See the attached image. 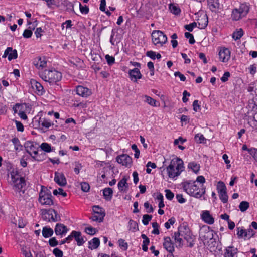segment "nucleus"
<instances>
[{"instance_id": "f257e3e1", "label": "nucleus", "mask_w": 257, "mask_h": 257, "mask_svg": "<svg viewBox=\"0 0 257 257\" xmlns=\"http://www.w3.org/2000/svg\"><path fill=\"white\" fill-rule=\"evenodd\" d=\"M183 190L190 196L200 198L205 194L206 188L202 184L201 187L197 185L196 181H186L182 183Z\"/></svg>"}, {"instance_id": "f03ea898", "label": "nucleus", "mask_w": 257, "mask_h": 257, "mask_svg": "<svg viewBox=\"0 0 257 257\" xmlns=\"http://www.w3.org/2000/svg\"><path fill=\"white\" fill-rule=\"evenodd\" d=\"M39 75L44 81L49 83L50 85H58V82L62 78V73L53 68L40 71Z\"/></svg>"}, {"instance_id": "7ed1b4c3", "label": "nucleus", "mask_w": 257, "mask_h": 257, "mask_svg": "<svg viewBox=\"0 0 257 257\" xmlns=\"http://www.w3.org/2000/svg\"><path fill=\"white\" fill-rule=\"evenodd\" d=\"M184 166L182 159L176 158L171 160L170 164L166 167L168 177L174 178L180 175L184 170Z\"/></svg>"}, {"instance_id": "20e7f679", "label": "nucleus", "mask_w": 257, "mask_h": 257, "mask_svg": "<svg viewBox=\"0 0 257 257\" xmlns=\"http://www.w3.org/2000/svg\"><path fill=\"white\" fill-rule=\"evenodd\" d=\"M39 193L38 201L42 205L52 206L54 204L51 192L47 187L41 186Z\"/></svg>"}, {"instance_id": "39448f33", "label": "nucleus", "mask_w": 257, "mask_h": 257, "mask_svg": "<svg viewBox=\"0 0 257 257\" xmlns=\"http://www.w3.org/2000/svg\"><path fill=\"white\" fill-rule=\"evenodd\" d=\"M11 177L14 191L25 188L26 183L25 178L22 176L18 171H12Z\"/></svg>"}, {"instance_id": "423d86ee", "label": "nucleus", "mask_w": 257, "mask_h": 257, "mask_svg": "<svg viewBox=\"0 0 257 257\" xmlns=\"http://www.w3.org/2000/svg\"><path fill=\"white\" fill-rule=\"evenodd\" d=\"M249 11V6L246 4H241L238 8H235L232 10L231 18L233 21H239L245 17Z\"/></svg>"}, {"instance_id": "0eeeda50", "label": "nucleus", "mask_w": 257, "mask_h": 257, "mask_svg": "<svg viewBox=\"0 0 257 257\" xmlns=\"http://www.w3.org/2000/svg\"><path fill=\"white\" fill-rule=\"evenodd\" d=\"M178 231L181 236L186 240L187 242L188 243V246L192 247L195 244L196 237L193 235L188 225H186V226L179 227Z\"/></svg>"}, {"instance_id": "6e6552de", "label": "nucleus", "mask_w": 257, "mask_h": 257, "mask_svg": "<svg viewBox=\"0 0 257 257\" xmlns=\"http://www.w3.org/2000/svg\"><path fill=\"white\" fill-rule=\"evenodd\" d=\"M151 37L152 43L157 47L163 46L168 40L167 36L161 30H153Z\"/></svg>"}, {"instance_id": "1a4fd4ad", "label": "nucleus", "mask_w": 257, "mask_h": 257, "mask_svg": "<svg viewBox=\"0 0 257 257\" xmlns=\"http://www.w3.org/2000/svg\"><path fill=\"white\" fill-rule=\"evenodd\" d=\"M43 220L49 222H56L61 220L60 215L57 211L52 208L44 209L42 213Z\"/></svg>"}, {"instance_id": "9d476101", "label": "nucleus", "mask_w": 257, "mask_h": 257, "mask_svg": "<svg viewBox=\"0 0 257 257\" xmlns=\"http://www.w3.org/2000/svg\"><path fill=\"white\" fill-rule=\"evenodd\" d=\"M93 214L91 217L93 221L101 222L104 219L105 213L104 209L98 205H95L93 207Z\"/></svg>"}, {"instance_id": "9b49d317", "label": "nucleus", "mask_w": 257, "mask_h": 257, "mask_svg": "<svg viewBox=\"0 0 257 257\" xmlns=\"http://www.w3.org/2000/svg\"><path fill=\"white\" fill-rule=\"evenodd\" d=\"M218 56L221 62L223 63L228 62L230 59L231 51L227 48L220 47L218 48Z\"/></svg>"}, {"instance_id": "f8f14e48", "label": "nucleus", "mask_w": 257, "mask_h": 257, "mask_svg": "<svg viewBox=\"0 0 257 257\" xmlns=\"http://www.w3.org/2000/svg\"><path fill=\"white\" fill-rule=\"evenodd\" d=\"M118 163L124 166L125 167L130 168L132 164V158L127 154H122L116 158Z\"/></svg>"}, {"instance_id": "ddd939ff", "label": "nucleus", "mask_w": 257, "mask_h": 257, "mask_svg": "<svg viewBox=\"0 0 257 257\" xmlns=\"http://www.w3.org/2000/svg\"><path fill=\"white\" fill-rule=\"evenodd\" d=\"M76 94L83 98H88L92 94V90L82 85H78L76 87Z\"/></svg>"}, {"instance_id": "4468645a", "label": "nucleus", "mask_w": 257, "mask_h": 257, "mask_svg": "<svg viewBox=\"0 0 257 257\" xmlns=\"http://www.w3.org/2000/svg\"><path fill=\"white\" fill-rule=\"evenodd\" d=\"M54 231L57 236L62 238L66 235L69 229L64 224L58 223L56 224Z\"/></svg>"}, {"instance_id": "2eb2a0df", "label": "nucleus", "mask_w": 257, "mask_h": 257, "mask_svg": "<svg viewBox=\"0 0 257 257\" xmlns=\"http://www.w3.org/2000/svg\"><path fill=\"white\" fill-rule=\"evenodd\" d=\"M200 235L203 241L212 239L213 238V231L210 229V227L205 226L202 228Z\"/></svg>"}, {"instance_id": "dca6fc26", "label": "nucleus", "mask_w": 257, "mask_h": 257, "mask_svg": "<svg viewBox=\"0 0 257 257\" xmlns=\"http://www.w3.org/2000/svg\"><path fill=\"white\" fill-rule=\"evenodd\" d=\"M54 180L60 186H65L67 184L66 178L62 172H55Z\"/></svg>"}, {"instance_id": "f3484780", "label": "nucleus", "mask_w": 257, "mask_h": 257, "mask_svg": "<svg viewBox=\"0 0 257 257\" xmlns=\"http://www.w3.org/2000/svg\"><path fill=\"white\" fill-rule=\"evenodd\" d=\"M25 151L28 154L39 149V145L35 141H27L24 145Z\"/></svg>"}, {"instance_id": "a211bd4d", "label": "nucleus", "mask_w": 257, "mask_h": 257, "mask_svg": "<svg viewBox=\"0 0 257 257\" xmlns=\"http://www.w3.org/2000/svg\"><path fill=\"white\" fill-rule=\"evenodd\" d=\"M7 56H8V60L10 61L17 59L18 57L17 51L16 49L13 50L12 47H7L5 50L2 57L6 58Z\"/></svg>"}, {"instance_id": "6ab92c4d", "label": "nucleus", "mask_w": 257, "mask_h": 257, "mask_svg": "<svg viewBox=\"0 0 257 257\" xmlns=\"http://www.w3.org/2000/svg\"><path fill=\"white\" fill-rule=\"evenodd\" d=\"M201 219L206 223L211 225L214 223V218L208 210H204L201 214Z\"/></svg>"}, {"instance_id": "aec40b11", "label": "nucleus", "mask_w": 257, "mask_h": 257, "mask_svg": "<svg viewBox=\"0 0 257 257\" xmlns=\"http://www.w3.org/2000/svg\"><path fill=\"white\" fill-rule=\"evenodd\" d=\"M30 83L33 89L36 91L38 95H42L45 93V91L40 83L32 79L30 80Z\"/></svg>"}, {"instance_id": "412c9836", "label": "nucleus", "mask_w": 257, "mask_h": 257, "mask_svg": "<svg viewBox=\"0 0 257 257\" xmlns=\"http://www.w3.org/2000/svg\"><path fill=\"white\" fill-rule=\"evenodd\" d=\"M163 245L164 248L169 252L173 253L174 251V244L170 237H165L164 238Z\"/></svg>"}, {"instance_id": "4be33fe9", "label": "nucleus", "mask_w": 257, "mask_h": 257, "mask_svg": "<svg viewBox=\"0 0 257 257\" xmlns=\"http://www.w3.org/2000/svg\"><path fill=\"white\" fill-rule=\"evenodd\" d=\"M29 154L34 160L38 162L43 161L46 158V154L43 152L39 153V149L35 150V151Z\"/></svg>"}, {"instance_id": "5701e85b", "label": "nucleus", "mask_w": 257, "mask_h": 257, "mask_svg": "<svg viewBox=\"0 0 257 257\" xmlns=\"http://www.w3.org/2000/svg\"><path fill=\"white\" fill-rule=\"evenodd\" d=\"M14 192L16 197L19 201H27L29 199V195L26 192L25 188L16 190Z\"/></svg>"}, {"instance_id": "b1692460", "label": "nucleus", "mask_w": 257, "mask_h": 257, "mask_svg": "<svg viewBox=\"0 0 257 257\" xmlns=\"http://www.w3.org/2000/svg\"><path fill=\"white\" fill-rule=\"evenodd\" d=\"M128 74L131 80H133V79H134V81H137L138 79H140L142 77V75L141 73L139 68H135L133 69H130Z\"/></svg>"}, {"instance_id": "393cba45", "label": "nucleus", "mask_w": 257, "mask_h": 257, "mask_svg": "<svg viewBox=\"0 0 257 257\" xmlns=\"http://www.w3.org/2000/svg\"><path fill=\"white\" fill-rule=\"evenodd\" d=\"M33 64L37 68L42 69L46 67L47 65L46 58L45 57H37L34 59Z\"/></svg>"}, {"instance_id": "a878e982", "label": "nucleus", "mask_w": 257, "mask_h": 257, "mask_svg": "<svg viewBox=\"0 0 257 257\" xmlns=\"http://www.w3.org/2000/svg\"><path fill=\"white\" fill-rule=\"evenodd\" d=\"M72 235L73 236V239H75L78 246H81L84 243L85 241L83 238L81 236V232L73 230L72 231Z\"/></svg>"}, {"instance_id": "bb28decb", "label": "nucleus", "mask_w": 257, "mask_h": 257, "mask_svg": "<svg viewBox=\"0 0 257 257\" xmlns=\"http://www.w3.org/2000/svg\"><path fill=\"white\" fill-rule=\"evenodd\" d=\"M238 252L237 248L233 246H229L225 250L224 257H234Z\"/></svg>"}, {"instance_id": "cd10ccee", "label": "nucleus", "mask_w": 257, "mask_h": 257, "mask_svg": "<svg viewBox=\"0 0 257 257\" xmlns=\"http://www.w3.org/2000/svg\"><path fill=\"white\" fill-rule=\"evenodd\" d=\"M208 23V17L206 14L203 15L202 16H200L197 20L198 28L201 29H205L207 27Z\"/></svg>"}, {"instance_id": "c85d7f7f", "label": "nucleus", "mask_w": 257, "mask_h": 257, "mask_svg": "<svg viewBox=\"0 0 257 257\" xmlns=\"http://www.w3.org/2000/svg\"><path fill=\"white\" fill-rule=\"evenodd\" d=\"M38 121L39 127L42 126L45 128H49L51 126L53 125V123L46 118L40 117Z\"/></svg>"}, {"instance_id": "c756f323", "label": "nucleus", "mask_w": 257, "mask_h": 257, "mask_svg": "<svg viewBox=\"0 0 257 257\" xmlns=\"http://www.w3.org/2000/svg\"><path fill=\"white\" fill-rule=\"evenodd\" d=\"M207 2L209 9L212 12H217L220 7L218 0H207Z\"/></svg>"}, {"instance_id": "7c9ffc66", "label": "nucleus", "mask_w": 257, "mask_h": 257, "mask_svg": "<svg viewBox=\"0 0 257 257\" xmlns=\"http://www.w3.org/2000/svg\"><path fill=\"white\" fill-rule=\"evenodd\" d=\"M54 232V231L51 227L44 226L42 230V236L45 238L50 237L53 235Z\"/></svg>"}, {"instance_id": "2f4dec72", "label": "nucleus", "mask_w": 257, "mask_h": 257, "mask_svg": "<svg viewBox=\"0 0 257 257\" xmlns=\"http://www.w3.org/2000/svg\"><path fill=\"white\" fill-rule=\"evenodd\" d=\"M118 188L120 192H124L128 188L127 179L123 177L118 182L117 184Z\"/></svg>"}, {"instance_id": "473e14b6", "label": "nucleus", "mask_w": 257, "mask_h": 257, "mask_svg": "<svg viewBox=\"0 0 257 257\" xmlns=\"http://www.w3.org/2000/svg\"><path fill=\"white\" fill-rule=\"evenodd\" d=\"M16 106L18 109L19 112L22 111H29L31 109V106L29 103H16Z\"/></svg>"}, {"instance_id": "72a5a7b5", "label": "nucleus", "mask_w": 257, "mask_h": 257, "mask_svg": "<svg viewBox=\"0 0 257 257\" xmlns=\"http://www.w3.org/2000/svg\"><path fill=\"white\" fill-rule=\"evenodd\" d=\"M236 230V235L238 238H244L245 239V238H247L246 230L244 229L243 227H237Z\"/></svg>"}, {"instance_id": "f704fd0d", "label": "nucleus", "mask_w": 257, "mask_h": 257, "mask_svg": "<svg viewBox=\"0 0 257 257\" xmlns=\"http://www.w3.org/2000/svg\"><path fill=\"white\" fill-rule=\"evenodd\" d=\"M244 35V32L242 28L236 29L232 34V38L235 41L239 40Z\"/></svg>"}, {"instance_id": "c9c22d12", "label": "nucleus", "mask_w": 257, "mask_h": 257, "mask_svg": "<svg viewBox=\"0 0 257 257\" xmlns=\"http://www.w3.org/2000/svg\"><path fill=\"white\" fill-rule=\"evenodd\" d=\"M39 148H40L45 153H50L54 150V147H52L51 146L47 143H42L39 145Z\"/></svg>"}, {"instance_id": "e433bc0d", "label": "nucleus", "mask_w": 257, "mask_h": 257, "mask_svg": "<svg viewBox=\"0 0 257 257\" xmlns=\"http://www.w3.org/2000/svg\"><path fill=\"white\" fill-rule=\"evenodd\" d=\"M103 194L106 200H110L112 197L113 190L110 188H106L103 190Z\"/></svg>"}, {"instance_id": "4c0bfd02", "label": "nucleus", "mask_w": 257, "mask_h": 257, "mask_svg": "<svg viewBox=\"0 0 257 257\" xmlns=\"http://www.w3.org/2000/svg\"><path fill=\"white\" fill-rule=\"evenodd\" d=\"M12 142L14 145V148L16 151H20L23 149V146L21 144L20 140L17 137L13 138L11 140Z\"/></svg>"}, {"instance_id": "58836bf2", "label": "nucleus", "mask_w": 257, "mask_h": 257, "mask_svg": "<svg viewBox=\"0 0 257 257\" xmlns=\"http://www.w3.org/2000/svg\"><path fill=\"white\" fill-rule=\"evenodd\" d=\"M173 237L175 241L177 244H178L179 247H182L183 245V241L182 238L180 235L179 231L175 232L174 234Z\"/></svg>"}, {"instance_id": "ea45409f", "label": "nucleus", "mask_w": 257, "mask_h": 257, "mask_svg": "<svg viewBox=\"0 0 257 257\" xmlns=\"http://www.w3.org/2000/svg\"><path fill=\"white\" fill-rule=\"evenodd\" d=\"M188 167L196 174L199 172L200 168L199 164L195 162H190L188 165Z\"/></svg>"}, {"instance_id": "a19ab883", "label": "nucleus", "mask_w": 257, "mask_h": 257, "mask_svg": "<svg viewBox=\"0 0 257 257\" xmlns=\"http://www.w3.org/2000/svg\"><path fill=\"white\" fill-rule=\"evenodd\" d=\"M129 230L133 232L139 230L138 224L136 221L131 219L128 222Z\"/></svg>"}, {"instance_id": "79ce46f5", "label": "nucleus", "mask_w": 257, "mask_h": 257, "mask_svg": "<svg viewBox=\"0 0 257 257\" xmlns=\"http://www.w3.org/2000/svg\"><path fill=\"white\" fill-rule=\"evenodd\" d=\"M219 199L223 203H226L228 202V196L227 191L218 192Z\"/></svg>"}, {"instance_id": "37998d69", "label": "nucleus", "mask_w": 257, "mask_h": 257, "mask_svg": "<svg viewBox=\"0 0 257 257\" xmlns=\"http://www.w3.org/2000/svg\"><path fill=\"white\" fill-rule=\"evenodd\" d=\"M89 243L92 245V247H91V249H96L100 245V240L99 238L94 237L91 241L89 242Z\"/></svg>"}, {"instance_id": "c03bdc74", "label": "nucleus", "mask_w": 257, "mask_h": 257, "mask_svg": "<svg viewBox=\"0 0 257 257\" xmlns=\"http://www.w3.org/2000/svg\"><path fill=\"white\" fill-rule=\"evenodd\" d=\"M249 207V204L248 202L243 201L241 202L239 205V208L240 211L242 212L246 211Z\"/></svg>"}, {"instance_id": "a18cd8bd", "label": "nucleus", "mask_w": 257, "mask_h": 257, "mask_svg": "<svg viewBox=\"0 0 257 257\" xmlns=\"http://www.w3.org/2000/svg\"><path fill=\"white\" fill-rule=\"evenodd\" d=\"M144 97L146 99L145 102L148 104L154 107L157 106V101L156 100L147 95H145Z\"/></svg>"}, {"instance_id": "49530a36", "label": "nucleus", "mask_w": 257, "mask_h": 257, "mask_svg": "<svg viewBox=\"0 0 257 257\" xmlns=\"http://www.w3.org/2000/svg\"><path fill=\"white\" fill-rule=\"evenodd\" d=\"M218 192L227 191L226 187L223 182L220 181L218 182L217 185Z\"/></svg>"}, {"instance_id": "de8ad7c7", "label": "nucleus", "mask_w": 257, "mask_h": 257, "mask_svg": "<svg viewBox=\"0 0 257 257\" xmlns=\"http://www.w3.org/2000/svg\"><path fill=\"white\" fill-rule=\"evenodd\" d=\"M194 139L197 143H203V142L206 140L203 135L201 133L196 134L194 137Z\"/></svg>"}, {"instance_id": "09e8293b", "label": "nucleus", "mask_w": 257, "mask_h": 257, "mask_svg": "<svg viewBox=\"0 0 257 257\" xmlns=\"http://www.w3.org/2000/svg\"><path fill=\"white\" fill-rule=\"evenodd\" d=\"M169 8L170 9L171 12L173 14L178 15L181 12L180 9L174 5H171L169 7Z\"/></svg>"}, {"instance_id": "8fccbe9b", "label": "nucleus", "mask_w": 257, "mask_h": 257, "mask_svg": "<svg viewBox=\"0 0 257 257\" xmlns=\"http://www.w3.org/2000/svg\"><path fill=\"white\" fill-rule=\"evenodd\" d=\"M152 216L151 215L145 214L143 216L142 223L144 225H147L151 220Z\"/></svg>"}, {"instance_id": "3c124183", "label": "nucleus", "mask_w": 257, "mask_h": 257, "mask_svg": "<svg viewBox=\"0 0 257 257\" xmlns=\"http://www.w3.org/2000/svg\"><path fill=\"white\" fill-rule=\"evenodd\" d=\"M119 247L123 250H126L128 248L127 243L123 239H119L118 241Z\"/></svg>"}, {"instance_id": "603ef678", "label": "nucleus", "mask_w": 257, "mask_h": 257, "mask_svg": "<svg viewBox=\"0 0 257 257\" xmlns=\"http://www.w3.org/2000/svg\"><path fill=\"white\" fill-rule=\"evenodd\" d=\"M79 9L82 14H87L89 12V9L87 5L82 6L79 2Z\"/></svg>"}, {"instance_id": "864d4df0", "label": "nucleus", "mask_w": 257, "mask_h": 257, "mask_svg": "<svg viewBox=\"0 0 257 257\" xmlns=\"http://www.w3.org/2000/svg\"><path fill=\"white\" fill-rule=\"evenodd\" d=\"M192 106L194 111L198 112L201 110L200 102L198 100L193 101Z\"/></svg>"}, {"instance_id": "5fc2aeb1", "label": "nucleus", "mask_w": 257, "mask_h": 257, "mask_svg": "<svg viewBox=\"0 0 257 257\" xmlns=\"http://www.w3.org/2000/svg\"><path fill=\"white\" fill-rule=\"evenodd\" d=\"M152 227L153 228V230L152 231V233L155 235H159L160 233L159 230V226L157 222L152 223Z\"/></svg>"}, {"instance_id": "6e6d98bb", "label": "nucleus", "mask_w": 257, "mask_h": 257, "mask_svg": "<svg viewBox=\"0 0 257 257\" xmlns=\"http://www.w3.org/2000/svg\"><path fill=\"white\" fill-rule=\"evenodd\" d=\"M90 55L91 56V59L94 61H98L99 59L101 58L100 55L97 52L92 50L91 51Z\"/></svg>"}, {"instance_id": "4d7b16f0", "label": "nucleus", "mask_w": 257, "mask_h": 257, "mask_svg": "<svg viewBox=\"0 0 257 257\" xmlns=\"http://www.w3.org/2000/svg\"><path fill=\"white\" fill-rule=\"evenodd\" d=\"M105 57L108 65L111 66L115 63V58L113 56L107 54Z\"/></svg>"}, {"instance_id": "13d9d810", "label": "nucleus", "mask_w": 257, "mask_h": 257, "mask_svg": "<svg viewBox=\"0 0 257 257\" xmlns=\"http://www.w3.org/2000/svg\"><path fill=\"white\" fill-rule=\"evenodd\" d=\"M184 35L186 38L189 39V43L190 44H193L195 43V40L194 38L193 34L190 33L189 32H185Z\"/></svg>"}, {"instance_id": "bf43d9fd", "label": "nucleus", "mask_w": 257, "mask_h": 257, "mask_svg": "<svg viewBox=\"0 0 257 257\" xmlns=\"http://www.w3.org/2000/svg\"><path fill=\"white\" fill-rule=\"evenodd\" d=\"M175 218L174 217H171L168 221L165 223L164 226L167 229L170 228L171 225H173L175 222Z\"/></svg>"}, {"instance_id": "052dcab7", "label": "nucleus", "mask_w": 257, "mask_h": 257, "mask_svg": "<svg viewBox=\"0 0 257 257\" xmlns=\"http://www.w3.org/2000/svg\"><path fill=\"white\" fill-rule=\"evenodd\" d=\"M72 240H73V236L72 235V232H71L69 235H68L67 237L63 239V240H61V241L59 242V244L63 245V244H64L65 243H68Z\"/></svg>"}, {"instance_id": "680f3d73", "label": "nucleus", "mask_w": 257, "mask_h": 257, "mask_svg": "<svg viewBox=\"0 0 257 257\" xmlns=\"http://www.w3.org/2000/svg\"><path fill=\"white\" fill-rule=\"evenodd\" d=\"M52 252L55 257H63V251L58 248H55Z\"/></svg>"}, {"instance_id": "e2e57ef3", "label": "nucleus", "mask_w": 257, "mask_h": 257, "mask_svg": "<svg viewBox=\"0 0 257 257\" xmlns=\"http://www.w3.org/2000/svg\"><path fill=\"white\" fill-rule=\"evenodd\" d=\"M74 166V171L76 174H78L80 169L82 168V166L79 162H75Z\"/></svg>"}, {"instance_id": "0e129e2a", "label": "nucleus", "mask_w": 257, "mask_h": 257, "mask_svg": "<svg viewBox=\"0 0 257 257\" xmlns=\"http://www.w3.org/2000/svg\"><path fill=\"white\" fill-rule=\"evenodd\" d=\"M48 243L51 247H55L59 244L58 241L57 240L56 237H55L50 238L48 241Z\"/></svg>"}, {"instance_id": "69168bd1", "label": "nucleus", "mask_w": 257, "mask_h": 257, "mask_svg": "<svg viewBox=\"0 0 257 257\" xmlns=\"http://www.w3.org/2000/svg\"><path fill=\"white\" fill-rule=\"evenodd\" d=\"M14 122L15 123L17 131L23 132L24 130L23 124L20 121L17 120H15Z\"/></svg>"}, {"instance_id": "338daca9", "label": "nucleus", "mask_w": 257, "mask_h": 257, "mask_svg": "<svg viewBox=\"0 0 257 257\" xmlns=\"http://www.w3.org/2000/svg\"><path fill=\"white\" fill-rule=\"evenodd\" d=\"M165 192L166 198L169 200H172L174 197V193L169 189H166Z\"/></svg>"}, {"instance_id": "774afa93", "label": "nucleus", "mask_w": 257, "mask_h": 257, "mask_svg": "<svg viewBox=\"0 0 257 257\" xmlns=\"http://www.w3.org/2000/svg\"><path fill=\"white\" fill-rule=\"evenodd\" d=\"M197 26V23L196 22H193L191 23H190L188 25H186L184 26V28L186 30L189 31V32H192L193 30V29Z\"/></svg>"}]
</instances>
